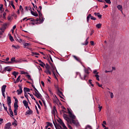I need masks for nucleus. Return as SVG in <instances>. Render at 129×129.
I'll return each mask as SVG.
<instances>
[{
	"instance_id": "412c9836",
	"label": "nucleus",
	"mask_w": 129,
	"mask_h": 129,
	"mask_svg": "<svg viewBox=\"0 0 129 129\" xmlns=\"http://www.w3.org/2000/svg\"><path fill=\"white\" fill-rule=\"evenodd\" d=\"M45 73H46V74H47V75L48 74H49V75H51V71H50V70H46L44 71Z\"/></svg>"
},
{
	"instance_id": "0e129e2a",
	"label": "nucleus",
	"mask_w": 129,
	"mask_h": 129,
	"mask_svg": "<svg viewBox=\"0 0 129 129\" xmlns=\"http://www.w3.org/2000/svg\"><path fill=\"white\" fill-rule=\"evenodd\" d=\"M3 8H4V5L1 4V7H0V11H2V10H3Z\"/></svg>"
},
{
	"instance_id": "423d86ee",
	"label": "nucleus",
	"mask_w": 129,
	"mask_h": 129,
	"mask_svg": "<svg viewBox=\"0 0 129 129\" xmlns=\"http://www.w3.org/2000/svg\"><path fill=\"white\" fill-rule=\"evenodd\" d=\"M31 46V43H25L24 44V48H27L29 50H32V48H30V46Z\"/></svg>"
},
{
	"instance_id": "3c124183",
	"label": "nucleus",
	"mask_w": 129,
	"mask_h": 129,
	"mask_svg": "<svg viewBox=\"0 0 129 129\" xmlns=\"http://www.w3.org/2000/svg\"><path fill=\"white\" fill-rule=\"evenodd\" d=\"M19 10L20 11H21V12L23 13V11H24V9H23V7H22V6H20L19 7Z\"/></svg>"
},
{
	"instance_id": "052dcab7",
	"label": "nucleus",
	"mask_w": 129,
	"mask_h": 129,
	"mask_svg": "<svg viewBox=\"0 0 129 129\" xmlns=\"http://www.w3.org/2000/svg\"><path fill=\"white\" fill-rule=\"evenodd\" d=\"M21 74L23 75V74H29L28 73V72L26 73L24 71H22L21 73Z\"/></svg>"
},
{
	"instance_id": "09e8293b",
	"label": "nucleus",
	"mask_w": 129,
	"mask_h": 129,
	"mask_svg": "<svg viewBox=\"0 0 129 129\" xmlns=\"http://www.w3.org/2000/svg\"><path fill=\"white\" fill-rule=\"evenodd\" d=\"M32 54H33V55H36V56H39V55H40L38 53L33 52H32Z\"/></svg>"
},
{
	"instance_id": "5701e85b",
	"label": "nucleus",
	"mask_w": 129,
	"mask_h": 129,
	"mask_svg": "<svg viewBox=\"0 0 129 129\" xmlns=\"http://www.w3.org/2000/svg\"><path fill=\"white\" fill-rule=\"evenodd\" d=\"M13 75H14V76H15V78H17V75H19V72H16V71H14L13 73H12Z\"/></svg>"
},
{
	"instance_id": "b1692460",
	"label": "nucleus",
	"mask_w": 129,
	"mask_h": 129,
	"mask_svg": "<svg viewBox=\"0 0 129 129\" xmlns=\"http://www.w3.org/2000/svg\"><path fill=\"white\" fill-rule=\"evenodd\" d=\"M46 70H50L51 69V67L49 65V64L46 63L45 66Z\"/></svg>"
},
{
	"instance_id": "20e7f679",
	"label": "nucleus",
	"mask_w": 129,
	"mask_h": 129,
	"mask_svg": "<svg viewBox=\"0 0 129 129\" xmlns=\"http://www.w3.org/2000/svg\"><path fill=\"white\" fill-rule=\"evenodd\" d=\"M90 19H91V20H93V21H96V18L95 17H93V16L91 15V14H89L88 16L87 17V23L89 22Z\"/></svg>"
},
{
	"instance_id": "5fc2aeb1",
	"label": "nucleus",
	"mask_w": 129,
	"mask_h": 129,
	"mask_svg": "<svg viewBox=\"0 0 129 129\" xmlns=\"http://www.w3.org/2000/svg\"><path fill=\"white\" fill-rule=\"evenodd\" d=\"M36 103L37 104V105H38V107L39 109H41V106H40V104H39V103H38V102H36Z\"/></svg>"
},
{
	"instance_id": "4468645a",
	"label": "nucleus",
	"mask_w": 129,
	"mask_h": 129,
	"mask_svg": "<svg viewBox=\"0 0 129 129\" xmlns=\"http://www.w3.org/2000/svg\"><path fill=\"white\" fill-rule=\"evenodd\" d=\"M94 15L98 17L99 19H101V18L102 17V15H100V13H94Z\"/></svg>"
},
{
	"instance_id": "f3484780",
	"label": "nucleus",
	"mask_w": 129,
	"mask_h": 129,
	"mask_svg": "<svg viewBox=\"0 0 129 129\" xmlns=\"http://www.w3.org/2000/svg\"><path fill=\"white\" fill-rule=\"evenodd\" d=\"M117 8L118 10H119V11L120 12H121V13H122V6H121V5H118L117 6Z\"/></svg>"
},
{
	"instance_id": "603ef678",
	"label": "nucleus",
	"mask_w": 129,
	"mask_h": 129,
	"mask_svg": "<svg viewBox=\"0 0 129 129\" xmlns=\"http://www.w3.org/2000/svg\"><path fill=\"white\" fill-rule=\"evenodd\" d=\"M53 124H54L55 128L57 129V122L56 121H55V122L53 121Z\"/></svg>"
},
{
	"instance_id": "6ab92c4d",
	"label": "nucleus",
	"mask_w": 129,
	"mask_h": 129,
	"mask_svg": "<svg viewBox=\"0 0 129 129\" xmlns=\"http://www.w3.org/2000/svg\"><path fill=\"white\" fill-rule=\"evenodd\" d=\"M57 112V110L56 109V106H54L53 107V110L52 111V114H55Z\"/></svg>"
},
{
	"instance_id": "c85d7f7f",
	"label": "nucleus",
	"mask_w": 129,
	"mask_h": 129,
	"mask_svg": "<svg viewBox=\"0 0 129 129\" xmlns=\"http://www.w3.org/2000/svg\"><path fill=\"white\" fill-rule=\"evenodd\" d=\"M20 78H21V76H19L18 78L16 80V81L14 82V83L16 84V83H18V82H20Z\"/></svg>"
},
{
	"instance_id": "4be33fe9",
	"label": "nucleus",
	"mask_w": 129,
	"mask_h": 129,
	"mask_svg": "<svg viewBox=\"0 0 129 129\" xmlns=\"http://www.w3.org/2000/svg\"><path fill=\"white\" fill-rule=\"evenodd\" d=\"M33 113V110H28L26 112V114H32Z\"/></svg>"
},
{
	"instance_id": "aec40b11",
	"label": "nucleus",
	"mask_w": 129,
	"mask_h": 129,
	"mask_svg": "<svg viewBox=\"0 0 129 129\" xmlns=\"http://www.w3.org/2000/svg\"><path fill=\"white\" fill-rule=\"evenodd\" d=\"M89 39V37H88L87 38V39L86 40L85 43H82V45H84H84L87 46V45H88V43H89V42H88Z\"/></svg>"
},
{
	"instance_id": "c756f323",
	"label": "nucleus",
	"mask_w": 129,
	"mask_h": 129,
	"mask_svg": "<svg viewBox=\"0 0 129 129\" xmlns=\"http://www.w3.org/2000/svg\"><path fill=\"white\" fill-rule=\"evenodd\" d=\"M24 96L26 97V99L30 102V100H29V98L28 97V94L27 93H24Z\"/></svg>"
},
{
	"instance_id": "a19ab883",
	"label": "nucleus",
	"mask_w": 129,
	"mask_h": 129,
	"mask_svg": "<svg viewBox=\"0 0 129 129\" xmlns=\"http://www.w3.org/2000/svg\"><path fill=\"white\" fill-rule=\"evenodd\" d=\"M40 66H41V67H45V66H46V64H45V63H44V62H41V63L39 64Z\"/></svg>"
},
{
	"instance_id": "774afa93",
	"label": "nucleus",
	"mask_w": 129,
	"mask_h": 129,
	"mask_svg": "<svg viewBox=\"0 0 129 129\" xmlns=\"http://www.w3.org/2000/svg\"><path fill=\"white\" fill-rule=\"evenodd\" d=\"M68 126L69 128H70V129H73V128H72V126H71V125H70L69 124H68Z\"/></svg>"
},
{
	"instance_id": "e433bc0d",
	"label": "nucleus",
	"mask_w": 129,
	"mask_h": 129,
	"mask_svg": "<svg viewBox=\"0 0 129 129\" xmlns=\"http://www.w3.org/2000/svg\"><path fill=\"white\" fill-rule=\"evenodd\" d=\"M57 93H58V95H63V93L62 92H61L59 89H58Z\"/></svg>"
},
{
	"instance_id": "72a5a7b5",
	"label": "nucleus",
	"mask_w": 129,
	"mask_h": 129,
	"mask_svg": "<svg viewBox=\"0 0 129 129\" xmlns=\"http://www.w3.org/2000/svg\"><path fill=\"white\" fill-rule=\"evenodd\" d=\"M35 22H37L35 23L36 25H38V24H41L40 23V18L39 19L37 18L36 20H35Z\"/></svg>"
},
{
	"instance_id": "9b49d317",
	"label": "nucleus",
	"mask_w": 129,
	"mask_h": 129,
	"mask_svg": "<svg viewBox=\"0 0 129 129\" xmlns=\"http://www.w3.org/2000/svg\"><path fill=\"white\" fill-rule=\"evenodd\" d=\"M73 57L74 58V59H75V60H76V61L79 62L80 63H81V59H80V58L77 57L76 55H73Z\"/></svg>"
},
{
	"instance_id": "4d7b16f0",
	"label": "nucleus",
	"mask_w": 129,
	"mask_h": 129,
	"mask_svg": "<svg viewBox=\"0 0 129 129\" xmlns=\"http://www.w3.org/2000/svg\"><path fill=\"white\" fill-rule=\"evenodd\" d=\"M54 87L55 88L57 89V90L58 91V89H59V86H58V85H54Z\"/></svg>"
},
{
	"instance_id": "c9c22d12",
	"label": "nucleus",
	"mask_w": 129,
	"mask_h": 129,
	"mask_svg": "<svg viewBox=\"0 0 129 129\" xmlns=\"http://www.w3.org/2000/svg\"><path fill=\"white\" fill-rule=\"evenodd\" d=\"M3 105L4 108V109H5V110H6V111L8 113V114H10V113H9V111H8V107L5 106V104H3Z\"/></svg>"
},
{
	"instance_id": "9d476101",
	"label": "nucleus",
	"mask_w": 129,
	"mask_h": 129,
	"mask_svg": "<svg viewBox=\"0 0 129 129\" xmlns=\"http://www.w3.org/2000/svg\"><path fill=\"white\" fill-rule=\"evenodd\" d=\"M13 62H17V60H16V57H12L11 59V61H8V64H13Z\"/></svg>"
},
{
	"instance_id": "ddd939ff",
	"label": "nucleus",
	"mask_w": 129,
	"mask_h": 129,
	"mask_svg": "<svg viewBox=\"0 0 129 129\" xmlns=\"http://www.w3.org/2000/svg\"><path fill=\"white\" fill-rule=\"evenodd\" d=\"M89 74H87L84 75V76L83 78L81 77L82 80H86V81H87V79H86V78H88V76H89Z\"/></svg>"
},
{
	"instance_id": "de8ad7c7",
	"label": "nucleus",
	"mask_w": 129,
	"mask_h": 129,
	"mask_svg": "<svg viewBox=\"0 0 129 129\" xmlns=\"http://www.w3.org/2000/svg\"><path fill=\"white\" fill-rule=\"evenodd\" d=\"M95 76L96 78V80H98V81H99V75H96Z\"/></svg>"
},
{
	"instance_id": "864d4df0",
	"label": "nucleus",
	"mask_w": 129,
	"mask_h": 129,
	"mask_svg": "<svg viewBox=\"0 0 129 129\" xmlns=\"http://www.w3.org/2000/svg\"><path fill=\"white\" fill-rule=\"evenodd\" d=\"M0 30H1V31H0V36H2V35H3V34L4 31L3 30L2 28H1Z\"/></svg>"
},
{
	"instance_id": "79ce46f5",
	"label": "nucleus",
	"mask_w": 129,
	"mask_h": 129,
	"mask_svg": "<svg viewBox=\"0 0 129 129\" xmlns=\"http://www.w3.org/2000/svg\"><path fill=\"white\" fill-rule=\"evenodd\" d=\"M108 92L110 94L111 98H113L114 97L113 93H112V92H111L110 91H109Z\"/></svg>"
},
{
	"instance_id": "393cba45",
	"label": "nucleus",
	"mask_w": 129,
	"mask_h": 129,
	"mask_svg": "<svg viewBox=\"0 0 129 129\" xmlns=\"http://www.w3.org/2000/svg\"><path fill=\"white\" fill-rule=\"evenodd\" d=\"M17 92L18 93V95H20V94H22V93H23V90H17Z\"/></svg>"
},
{
	"instance_id": "bf43d9fd",
	"label": "nucleus",
	"mask_w": 129,
	"mask_h": 129,
	"mask_svg": "<svg viewBox=\"0 0 129 129\" xmlns=\"http://www.w3.org/2000/svg\"><path fill=\"white\" fill-rule=\"evenodd\" d=\"M93 73H94V74H97V75H98L99 73L97 72V71L96 70H94V71H93Z\"/></svg>"
},
{
	"instance_id": "6e6d98bb",
	"label": "nucleus",
	"mask_w": 129,
	"mask_h": 129,
	"mask_svg": "<svg viewBox=\"0 0 129 129\" xmlns=\"http://www.w3.org/2000/svg\"><path fill=\"white\" fill-rule=\"evenodd\" d=\"M85 73H86V74H89V72L88 71V69L85 70Z\"/></svg>"
},
{
	"instance_id": "bb28decb",
	"label": "nucleus",
	"mask_w": 129,
	"mask_h": 129,
	"mask_svg": "<svg viewBox=\"0 0 129 129\" xmlns=\"http://www.w3.org/2000/svg\"><path fill=\"white\" fill-rule=\"evenodd\" d=\"M10 5H11V6H12V8H13V9L14 10H16V7H15V5H14V1H11Z\"/></svg>"
},
{
	"instance_id": "58836bf2",
	"label": "nucleus",
	"mask_w": 129,
	"mask_h": 129,
	"mask_svg": "<svg viewBox=\"0 0 129 129\" xmlns=\"http://www.w3.org/2000/svg\"><path fill=\"white\" fill-rule=\"evenodd\" d=\"M61 125H62V129H68V128H67V127L66 126V125H65V124L63 123H62Z\"/></svg>"
},
{
	"instance_id": "69168bd1",
	"label": "nucleus",
	"mask_w": 129,
	"mask_h": 129,
	"mask_svg": "<svg viewBox=\"0 0 129 129\" xmlns=\"http://www.w3.org/2000/svg\"><path fill=\"white\" fill-rule=\"evenodd\" d=\"M57 126L58 127V129H63V128L62 127V126L59 124H57Z\"/></svg>"
},
{
	"instance_id": "473e14b6",
	"label": "nucleus",
	"mask_w": 129,
	"mask_h": 129,
	"mask_svg": "<svg viewBox=\"0 0 129 129\" xmlns=\"http://www.w3.org/2000/svg\"><path fill=\"white\" fill-rule=\"evenodd\" d=\"M58 122H59V123H60V124H62V123H64V122H63V121L62 120V119H61V118H59L57 120Z\"/></svg>"
},
{
	"instance_id": "6e6552de",
	"label": "nucleus",
	"mask_w": 129,
	"mask_h": 129,
	"mask_svg": "<svg viewBox=\"0 0 129 129\" xmlns=\"http://www.w3.org/2000/svg\"><path fill=\"white\" fill-rule=\"evenodd\" d=\"M33 94L37 97V98H38L39 99L42 97V95L40 94V92H38V93H37L35 92V94L33 93Z\"/></svg>"
},
{
	"instance_id": "49530a36",
	"label": "nucleus",
	"mask_w": 129,
	"mask_h": 129,
	"mask_svg": "<svg viewBox=\"0 0 129 129\" xmlns=\"http://www.w3.org/2000/svg\"><path fill=\"white\" fill-rule=\"evenodd\" d=\"M87 128H89V129H92V127H91V126L89 125H87L86 126L85 129H87Z\"/></svg>"
},
{
	"instance_id": "a878e982",
	"label": "nucleus",
	"mask_w": 129,
	"mask_h": 129,
	"mask_svg": "<svg viewBox=\"0 0 129 129\" xmlns=\"http://www.w3.org/2000/svg\"><path fill=\"white\" fill-rule=\"evenodd\" d=\"M26 77H27L29 80L33 81V79H32V78H31V76L30 75H26Z\"/></svg>"
},
{
	"instance_id": "13d9d810",
	"label": "nucleus",
	"mask_w": 129,
	"mask_h": 129,
	"mask_svg": "<svg viewBox=\"0 0 129 129\" xmlns=\"http://www.w3.org/2000/svg\"><path fill=\"white\" fill-rule=\"evenodd\" d=\"M6 16H7V13L4 12L3 14V18L4 19H6Z\"/></svg>"
},
{
	"instance_id": "a18cd8bd",
	"label": "nucleus",
	"mask_w": 129,
	"mask_h": 129,
	"mask_svg": "<svg viewBox=\"0 0 129 129\" xmlns=\"http://www.w3.org/2000/svg\"><path fill=\"white\" fill-rule=\"evenodd\" d=\"M10 116L11 117H14V112H13V111L10 112Z\"/></svg>"
},
{
	"instance_id": "4c0bfd02",
	"label": "nucleus",
	"mask_w": 129,
	"mask_h": 129,
	"mask_svg": "<svg viewBox=\"0 0 129 129\" xmlns=\"http://www.w3.org/2000/svg\"><path fill=\"white\" fill-rule=\"evenodd\" d=\"M61 125H62V129H68V128H67V127L66 126V125H65V124L63 123H62Z\"/></svg>"
},
{
	"instance_id": "f8f14e48",
	"label": "nucleus",
	"mask_w": 129,
	"mask_h": 129,
	"mask_svg": "<svg viewBox=\"0 0 129 129\" xmlns=\"http://www.w3.org/2000/svg\"><path fill=\"white\" fill-rule=\"evenodd\" d=\"M7 102H8V105H10V104L12 103V99H11V97L10 96L7 97Z\"/></svg>"
},
{
	"instance_id": "f03ea898",
	"label": "nucleus",
	"mask_w": 129,
	"mask_h": 129,
	"mask_svg": "<svg viewBox=\"0 0 129 129\" xmlns=\"http://www.w3.org/2000/svg\"><path fill=\"white\" fill-rule=\"evenodd\" d=\"M37 12L39 14V21H40V24L43 23V22H44V20H45L44 18H43V16L42 15V13H41V11L37 10Z\"/></svg>"
},
{
	"instance_id": "7c9ffc66",
	"label": "nucleus",
	"mask_w": 129,
	"mask_h": 129,
	"mask_svg": "<svg viewBox=\"0 0 129 129\" xmlns=\"http://www.w3.org/2000/svg\"><path fill=\"white\" fill-rule=\"evenodd\" d=\"M30 20V22H35V19L34 18H28L26 20V22Z\"/></svg>"
},
{
	"instance_id": "2f4dec72",
	"label": "nucleus",
	"mask_w": 129,
	"mask_h": 129,
	"mask_svg": "<svg viewBox=\"0 0 129 129\" xmlns=\"http://www.w3.org/2000/svg\"><path fill=\"white\" fill-rule=\"evenodd\" d=\"M102 24L100 23H99L96 25V28L97 29H100L101 28Z\"/></svg>"
},
{
	"instance_id": "f704fd0d",
	"label": "nucleus",
	"mask_w": 129,
	"mask_h": 129,
	"mask_svg": "<svg viewBox=\"0 0 129 129\" xmlns=\"http://www.w3.org/2000/svg\"><path fill=\"white\" fill-rule=\"evenodd\" d=\"M9 39L10 40V41L11 42H14V37H12V36L11 35H10L9 36Z\"/></svg>"
},
{
	"instance_id": "338daca9",
	"label": "nucleus",
	"mask_w": 129,
	"mask_h": 129,
	"mask_svg": "<svg viewBox=\"0 0 129 129\" xmlns=\"http://www.w3.org/2000/svg\"><path fill=\"white\" fill-rule=\"evenodd\" d=\"M12 47V48H14L15 49H18V47H17L16 45H13Z\"/></svg>"
},
{
	"instance_id": "0eeeda50",
	"label": "nucleus",
	"mask_w": 129,
	"mask_h": 129,
	"mask_svg": "<svg viewBox=\"0 0 129 129\" xmlns=\"http://www.w3.org/2000/svg\"><path fill=\"white\" fill-rule=\"evenodd\" d=\"M11 126H12V123H11V122H8L6 124L5 129H12Z\"/></svg>"
},
{
	"instance_id": "a211bd4d",
	"label": "nucleus",
	"mask_w": 129,
	"mask_h": 129,
	"mask_svg": "<svg viewBox=\"0 0 129 129\" xmlns=\"http://www.w3.org/2000/svg\"><path fill=\"white\" fill-rule=\"evenodd\" d=\"M24 93H27V92H30V89H29L27 87H24Z\"/></svg>"
},
{
	"instance_id": "f257e3e1",
	"label": "nucleus",
	"mask_w": 129,
	"mask_h": 129,
	"mask_svg": "<svg viewBox=\"0 0 129 129\" xmlns=\"http://www.w3.org/2000/svg\"><path fill=\"white\" fill-rule=\"evenodd\" d=\"M68 111L69 114V116L70 117H71V118L68 117L67 114L64 113L63 114V117L64 119H65V120H66L67 122H70V123H73L76 125H78V124H79V123L77 121L74 120L75 119V118H76V116H75V115L73 114L72 112H71L70 110H69V108H68Z\"/></svg>"
},
{
	"instance_id": "37998d69",
	"label": "nucleus",
	"mask_w": 129,
	"mask_h": 129,
	"mask_svg": "<svg viewBox=\"0 0 129 129\" xmlns=\"http://www.w3.org/2000/svg\"><path fill=\"white\" fill-rule=\"evenodd\" d=\"M106 4H109V5H110V4H111V2L110 1V0H104Z\"/></svg>"
},
{
	"instance_id": "dca6fc26",
	"label": "nucleus",
	"mask_w": 129,
	"mask_h": 129,
	"mask_svg": "<svg viewBox=\"0 0 129 129\" xmlns=\"http://www.w3.org/2000/svg\"><path fill=\"white\" fill-rule=\"evenodd\" d=\"M6 88H7V85H3L2 87V92H6Z\"/></svg>"
},
{
	"instance_id": "ea45409f",
	"label": "nucleus",
	"mask_w": 129,
	"mask_h": 129,
	"mask_svg": "<svg viewBox=\"0 0 129 129\" xmlns=\"http://www.w3.org/2000/svg\"><path fill=\"white\" fill-rule=\"evenodd\" d=\"M46 123H47V125L48 126H51V127H52V126H53V124L50 122H46Z\"/></svg>"
},
{
	"instance_id": "c03bdc74",
	"label": "nucleus",
	"mask_w": 129,
	"mask_h": 129,
	"mask_svg": "<svg viewBox=\"0 0 129 129\" xmlns=\"http://www.w3.org/2000/svg\"><path fill=\"white\" fill-rule=\"evenodd\" d=\"M18 109H14V115H18V111H17Z\"/></svg>"
},
{
	"instance_id": "39448f33",
	"label": "nucleus",
	"mask_w": 129,
	"mask_h": 129,
	"mask_svg": "<svg viewBox=\"0 0 129 129\" xmlns=\"http://www.w3.org/2000/svg\"><path fill=\"white\" fill-rule=\"evenodd\" d=\"M7 71H8L9 72L12 71V68H10V67H6L5 68L4 70L2 71V73H3V74H4V73H6Z\"/></svg>"
},
{
	"instance_id": "7ed1b4c3",
	"label": "nucleus",
	"mask_w": 129,
	"mask_h": 129,
	"mask_svg": "<svg viewBox=\"0 0 129 129\" xmlns=\"http://www.w3.org/2000/svg\"><path fill=\"white\" fill-rule=\"evenodd\" d=\"M49 64L52 68L51 70L53 73V75H54L55 78H56V79H57V77H56V75H55V73H54V70H56V67L54 66V64H53V63H52L51 62V61H49Z\"/></svg>"
},
{
	"instance_id": "e2e57ef3",
	"label": "nucleus",
	"mask_w": 129,
	"mask_h": 129,
	"mask_svg": "<svg viewBox=\"0 0 129 129\" xmlns=\"http://www.w3.org/2000/svg\"><path fill=\"white\" fill-rule=\"evenodd\" d=\"M18 42H19V43H24V41L22 40V39H20L19 40H18Z\"/></svg>"
},
{
	"instance_id": "680f3d73",
	"label": "nucleus",
	"mask_w": 129,
	"mask_h": 129,
	"mask_svg": "<svg viewBox=\"0 0 129 129\" xmlns=\"http://www.w3.org/2000/svg\"><path fill=\"white\" fill-rule=\"evenodd\" d=\"M98 108H99V112L101 111V109H102V106H100V105L99 104Z\"/></svg>"
},
{
	"instance_id": "1a4fd4ad",
	"label": "nucleus",
	"mask_w": 129,
	"mask_h": 129,
	"mask_svg": "<svg viewBox=\"0 0 129 129\" xmlns=\"http://www.w3.org/2000/svg\"><path fill=\"white\" fill-rule=\"evenodd\" d=\"M29 10L31 11V15H32L33 16H34V17H39L38 13H35V12H33V11H32V8H30Z\"/></svg>"
},
{
	"instance_id": "8fccbe9b",
	"label": "nucleus",
	"mask_w": 129,
	"mask_h": 129,
	"mask_svg": "<svg viewBox=\"0 0 129 129\" xmlns=\"http://www.w3.org/2000/svg\"><path fill=\"white\" fill-rule=\"evenodd\" d=\"M96 84L98 86H99V87H102V85H100L98 82H96Z\"/></svg>"
},
{
	"instance_id": "cd10ccee",
	"label": "nucleus",
	"mask_w": 129,
	"mask_h": 129,
	"mask_svg": "<svg viewBox=\"0 0 129 129\" xmlns=\"http://www.w3.org/2000/svg\"><path fill=\"white\" fill-rule=\"evenodd\" d=\"M19 105H18V103H14V109H18Z\"/></svg>"
},
{
	"instance_id": "2eb2a0df",
	"label": "nucleus",
	"mask_w": 129,
	"mask_h": 129,
	"mask_svg": "<svg viewBox=\"0 0 129 129\" xmlns=\"http://www.w3.org/2000/svg\"><path fill=\"white\" fill-rule=\"evenodd\" d=\"M23 103L24 106H25L26 108H27V107H28V106L29 105V103L26 101V100H24L23 101Z\"/></svg>"
}]
</instances>
